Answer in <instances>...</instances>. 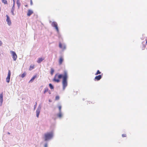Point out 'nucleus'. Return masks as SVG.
Returning <instances> with one entry per match:
<instances>
[{
	"instance_id": "nucleus-34",
	"label": "nucleus",
	"mask_w": 147,
	"mask_h": 147,
	"mask_svg": "<svg viewBox=\"0 0 147 147\" xmlns=\"http://www.w3.org/2000/svg\"><path fill=\"white\" fill-rule=\"evenodd\" d=\"M49 102H51V100H49Z\"/></svg>"
},
{
	"instance_id": "nucleus-24",
	"label": "nucleus",
	"mask_w": 147,
	"mask_h": 147,
	"mask_svg": "<svg viewBox=\"0 0 147 147\" xmlns=\"http://www.w3.org/2000/svg\"><path fill=\"white\" fill-rule=\"evenodd\" d=\"M101 73V72L99 70H98L96 73L95 74V75H97L98 74H100Z\"/></svg>"
},
{
	"instance_id": "nucleus-30",
	"label": "nucleus",
	"mask_w": 147,
	"mask_h": 147,
	"mask_svg": "<svg viewBox=\"0 0 147 147\" xmlns=\"http://www.w3.org/2000/svg\"><path fill=\"white\" fill-rule=\"evenodd\" d=\"M36 104L34 105V110L35 109V108H36Z\"/></svg>"
},
{
	"instance_id": "nucleus-19",
	"label": "nucleus",
	"mask_w": 147,
	"mask_h": 147,
	"mask_svg": "<svg viewBox=\"0 0 147 147\" xmlns=\"http://www.w3.org/2000/svg\"><path fill=\"white\" fill-rule=\"evenodd\" d=\"M57 116L59 118H61L62 116V115L61 112H59V113L57 114Z\"/></svg>"
},
{
	"instance_id": "nucleus-9",
	"label": "nucleus",
	"mask_w": 147,
	"mask_h": 147,
	"mask_svg": "<svg viewBox=\"0 0 147 147\" xmlns=\"http://www.w3.org/2000/svg\"><path fill=\"white\" fill-rule=\"evenodd\" d=\"M102 75H100L98 76H96L94 79L95 81H98L99 80L102 78Z\"/></svg>"
},
{
	"instance_id": "nucleus-37",
	"label": "nucleus",
	"mask_w": 147,
	"mask_h": 147,
	"mask_svg": "<svg viewBox=\"0 0 147 147\" xmlns=\"http://www.w3.org/2000/svg\"><path fill=\"white\" fill-rule=\"evenodd\" d=\"M8 134H10V133H9V132H8Z\"/></svg>"
},
{
	"instance_id": "nucleus-23",
	"label": "nucleus",
	"mask_w": 147,
	"mask_h": 147,
	"mask_svg": "<svg viewBox=\"0 0 147 147\" xmlns=\"http://www.w3.org/2000/svg\"><path fill=\"white\" fill-rule=\"evenodd\" d=\"M54 71V69L53 68H51V74L52 75L53 74Z\"/></svg>"
},
{
	"instance_id": "nucleus-32",
	"label": "nucleus",
	"mask_w": 147,
	"mask_h": 147,
	"mask_svg": "<svg viewBox=\"0 0 147 147\" xmlns=\"http://www.w3.org/2000/svg\"><path fill=\"white\" fill-rule=\"evenodd\" d=\"M17 4H18V7H19L20 6V4H19V3H17Z\"/></svg>"
},
{
	"instance_id": "nucleus-12",
	"label": "nucleus",
	"mask_w": 147,
	"mask_h": 147,
	"mask_svg": "<svg viewBox=\"0 0 147 147\" xmlns=\"http://www.w3.org/2000/svg\"><path fill=\"white\" fill-rule=\"evenodd\" d=\"M37 77V75H35L29 81V83H32L33 82L35 79Z\"/></svg>"
},
{
	"instance_id": "nucleus-28",
	"label": "nucleus",
	"mask_w": 147,
	"mask_h": 147,
	"mask_svg": "<svg viewBox=\"0 0 147 147\" xmlns=\"http://www.w3.org/2000/svg\"><path fill=\"white\" fill-rule=\"evenodd\" d=\"M122 136L123 137H125L126 136V135L125 134H123L122 135Z\"/></svg>"
},
{
	"instance_id": "nucleus-8",
	"label": "nucleus",
	"mask_w": 147,
	"mask_h": 147,
	"mask_svg": "<svg viewBox=\"0 0 147 147\" xmlns=\"http://www.w3.org/2000/svg\"><path fill=\"white\" fill-rule=\"evenodd\" d=\"M6 17H7L6 21L7 22V24L9 26H10L11 24V22L9 17L7 15H6Z\"/></svg>"
},
{
	"instance_id": "nucleus-6",
	"label": "nucleus",
	"mask_w": 147,
	"mask_h": 147,
	"mask_svg": "<svg viewBox=\"0 0 147 147\" xmlns=\"http://www.w3.org/2000/svg\"><path fill=\"white\" fill-rule=\"evenodd\" d=\"M11 72L10 70H9L7 76L6 78V82L7 83H9L10 82Z\"/></svg>"
},
{
	"instance_id": "nucleus-25",
	"label": "nucleus",
	"mask_w": 147,
	"mask_h": 147,
	"mask_svg": "<svg viewBox=\"0 0 147 147\" xmlns=\"http://www.w3.org/2000/svg\"><path fill=\"white\" fill-rule=\"evenodd\" d=\"M58 108L59 110V112H61V106H59L58 107Z\"/></svg>"
},
{
	"instance_id": "nucleus-16",
	"label": "nucleus",
	"mask_w": 147,
	"mask_h": 147,
	"mask_svg": "<svg viewBox=\"0 0 147 147\" xmlns=\"http://www.w3.org/2000/svg\"><path fill=\"white\" fill-rule=\"evenodd\" d=\"M63 61V59L62 57H61L59 60V63L61 64L62 63V62Z\"/></svg>"
},
{
	"instance_id": "nucleus-1",
	"label": "nucleus",
	"mask_w": 147,
	"mask_h": 147,
	"mask_svg": "<svg viewBox=\"0 0 147 147\" xmlns=\"http://www.w3.org/2000/svg\"><path fill=\"white\" fill-rule=\"evenodd\" d=\"M65 74H66V76H67V72L66 70L64 71L63 74H60L58 75V74H56L53 79V81L57 83H59L60 81L59 79L62 78L63 79Z\"/></svg>"
},
{
	"instance_id": "nucleus-26",
	"label": "nucleus",
	"mask_w": 147,
	"mask_h": 147,
	"mask_svg": "<svg viewBox=\"0 0 147 147\" xmlns=\"http://www.w3.org/2000/svg\"><path fill=\"white\" fill-rule=\"evenodd\" d=\"M59 96H56L55 99L56 100H59Z\"/></svg>"
},
{
	"instance_id": "nucleus-21",
	"label": "nucleus",
	"mask_w": 147,
	"mask_h": 147,
	"mask_svg": "<svg viewBox=\"0 0 147 147\" xmlns=\"http://www.w3.org/2000/svg\"><path fill=\"white\" fill-rule=\"evenodd\" d=\"M48 88L46 87L45 88V90L44 92V93L45 94L46 92L48 91Z\"/></svg>"
},
{
	"instance_id": "nucleus-3",
	"label": "nucleus",
	"mask_w": 147,
	"mask_h": 147,
	"mask_svg": "<svg viewBox=\"0 0 147 147\" xmlns=\"http://www.w3.org/2000/svg\"><path fill=\"white\" fill-rule=\"evenodd\" d=\"M67 76H66V74H65L62 80L63 89V90L65 89V88L67 85Z\"/></svg>"
},
{
	"instance_id": "nucleus-18",
	"label": "nucleus",
	"mask_w": 147,
	"mask_h": 147,
	"mask_svg": "<svg viewBox=\"0 0 147 147\" xmlns=\"http://www.w3.org/2000/svg\"><path fill=\"white\" fill-rule=\"evenodd\" d=\"M34 68V65H31V66L29 69V70H31Z\"/></svg>"
},
{
	"instance_id": "nucleus-20",
	"label": "nucleus",
	"mask_w": 147,
	"mask_h": 147,
	"mask_svg": "<svg viewBox=\"0 0 147 147\" xmlns=\"http://www.w3.org/2000/svg\"><path fill=\"white\" fill-rule=\"evenodd\" d=\"M14 5H13V7H12V9L11 10V12L12 13V14L13 15H14V13H13L14 10Z\"/></svg>"
},
{
	"instance_id": "nucleus-5",
	"label": "nucleus",
	"mask_w": 147,
	"mask_h": 147,
	"mask_svg": "<svg viewBox=\"0 0 147 147\" xmlns=\"http://www.w3.org/2000/svg\"><path fill=\"white\" fill-rule=\"evenodd\" d=\"M10 52L11 53L12 58L14 60L16 61L17 57L16 53L15 52L12 51H11Z\"/></svg>"
},
{
	"instance_id": "nucleus-38",
	"label": "nucleus",
	"mask_w": 147,
	"mask_h": 147,
	"mask_svg": "<svg viewBox=\"0 0 147 147\" xmlns=\"http://www.w3.org/2000/svg\"><path fill=\"white\" fill-rule=\"evenodd\" d=\"M27 6H28V5H25V6H26V7H27Z\"/></svg>"
},
{
	"instance_id": "nucleus-31",
	"label": "nucleus",
	"mask_w": 147,
	"mask_h": 147,
	"mask_svg": "<svg viewBox=\"0 0 147 147\" xmlns=\"http://www.w3.org/2000/svg\"><path fill=\"white\" fill-rule=\"evenodd\" d=\"M2 44V42L0 40V46H1Z\"/></svg>"
},
{
	"instance_id": "nucleus-11",
	"label": "nucleus",
	"mask_w": 147,
	"mask_h": 147,
	"mask_svg": "<svg viewBox=\"0 0 147 147\" xmlns=\"http://www.w3.org/2000/svg\"><path fill=\"white\" fill-rule=\"evenodd\" d=\"M59 47L63 50H64L65 49V46L64 45H62L61 43H59Z\"/></svg>"
},
{
	"instance_id": "nucleus-33",
	"label": "nucleus",
	"mask_w": 147,
	"mask_h": 147,
	"mask_svg": "<svg viewBox=\"0 0 147 147\" xmlns=\"http://www.w3.org/2000/svg\"><path fill=\"white\" fill-rule=\"evenodd\" d=\"M143 48H145V45H143Z\"/></svg>"
},
{
	"instance_id": "nucleus-4",
	"label": "nucleus",
	"mask_w": 147,
	"mask_h": 147,
	"mask_svg": "<svg viewBox=\"0 0 147 147\" xmlns=\"http://www.w3.org/2000/svg\"><path fill=\"white\" fill-rule=\"evenodd\" d=\"M41 109V106L40 105H39L37 109L36 110V116L38 118L39 117Z\"/></svg>"
},
{
	"instance_id": "nucleus-13",
	"label": "nucleus",
	"mask_w": 147,
	"mask_h": 147,
	"mask_svg": "<svg viewBox=\"0 0 147 147\" xmlns=\"http://www.w3.org/2000/svg\"><path fill=\"white\" fill-rule=\"evenodd\" d=\"M33 13V12L32 10H28V12L27 13V15L28 16H30Z\"/></svg>"
},
{
	"instance_id": "nucleus-35",
	"label": "nucleus",
	"mask_w": 147,
	"mask_h": 147,
	"mask_svg": "<svg viewBox=\"0 0 147 147\" xmlns=\"http://www.w3.org/2000/svg\"><path fill=\"white\" fill-rule=\"evenodd\" d=\"M49 93L50 94H51V92H50V91H49Z\"/></svg>"
},
{
	"instance_id": "nucleus-17",
	"label": "nucleus",
	"mask_w": 147,
	"mask_h": 147,
	"mask_svg": "<svg viewBox=\"0 0 147 147\" xmlns=\"http://www.w3.org/2000/svg\"><path fill=\"white\" fill-rule=\"evenodd\" d=\"M49 86L51 89H54V88L53 86L51 83H50L49 84Z\"/></svg>"
},
{
	"instance_id": "nucleus-29",
	"label": "nucleus",
	"mask_w": 147,
	"mask_h": 147,
	"mask_svg": "<svg viewBox=\"0 0 147 147\" xmlns=\"http://www.w3.org/2000/svg\"><path fill=\"white\" fill-rule=\"evenodd\" d=\"M30 3L31 5H33V3L32 0H30Z\"/></svg>"
},
{
	"instance_id": "nucleus-36",
	"label": "nucleus",
	"mask_w": 147,
	"mask_h": 147,
	"mask_svg": "<svg viewBox=\"0 0 147 147\" xmlns=\"http://www.w3.org/2000/svg\"><path fill=\"white\" fill-rule=\"evenodd\" d=\"M146 43L147 45V41H146Z\"/></svg>"
},
{
	"instance_id": "nucleus-27",
	"label": "nucleus",
	"mask_w": 147,
	"mask_h": 147,
	"mask_svg": "<svg viewBox=\"0 0 147 147\" xmlns=\"http://www.w3.org/2000/svg\"><path fill=\"white\" fill-rule=\"evenodd\" d=\"M48 144L47 143H46L44 145V147H47Z\"/></svg>"
},
{
	"instance_id": "nucleus-14",
	"label": "nucleus",
	"mask_w": 147,
	"mask_h": 147,
	"mask_svg": "<svg viewBox=\"0 0 147 147\" xmlns=\"http://www.w3.org/2000/svg\"><path fill=\"white\" fill-rule=\"evenodd\" d=\"M44 59V58H39L37 61L38 63H40L41 61H42Z\"/></svg>"
},
{
	"instance_id": "nucleus-15",
	"label": "nucleus",
	"mask_w": 147,
	"mask_h": 147,
	"mask_svg": "<svg viewBox=\"0 0 147 147\" xmlns=\"http://www.w3.org/2000/svg\"><path fill=\"white\" fill-rule=\"evenodd\" d=\"M26 72H24L23 74H22L21 75H20V76L22 78H24L25 76H26Z\"/></svg>"
},
{
	"instance_id": "nucleus-10",
	"label": "nucleus",
	"mask_w": 147,
	"mask_h": 147,
	"mask_svg": "<svg viewBox=\"0 0 147 147\" xmlns=\"http://www.w3.org/2000/svg\"><path fill=\"white\" fill-rule=\"evenodd\" d=\"M3 93L2 92L0 94V102L1 103V105L2 104L3 102Z\"/></svg>"
},
{
	"instance_id": "nucleus-7",
	"label": "nucleus",
	"mask_w": 147,
	"mask_h": 147,
	"mask_svg": "<svg viewBox=\"0 0 147 147\" xmlns=\"http://www.w3.org/2000/svg\"><path fill=\"white\" fill-rule=\"evenodd\" d=\"M52 25L53 27L55 28L57 32H59V29L57 26V24L56 22H53L52 23Z\"/></svg>"
},
{
	"instance_id": "nucleus-2",
	"label": "nucleus",
	"mask_w": 147,
	"mask_h": 147,
	"mask_svg": "<svg viewBox=\"0 0 147 147\" xmlns=\"http://www.w3.org/2000/svg\"><path fill=\"white\" fill-rule=\"evenodd\" d=\"M53 136V134L52 132L47 133L45 134L44 140L47 141L52 139Z\"/></svg>"
},
{
	"instance_id": "nucleus-22",
	"label": "nucleus",
	"mask_w": 147,
	"mask_h": 147,
	"mask_svg": "<svg viewBox=\"0 0 147 147\" xmlns=\"http://www.w3.org/2000/svg\"><path fill=\"white\" fill-rule=\"evenodd\" d=\"M2 1L5 4H7V1L6 0H2Z\"/></svg>"
}]
</instances>
